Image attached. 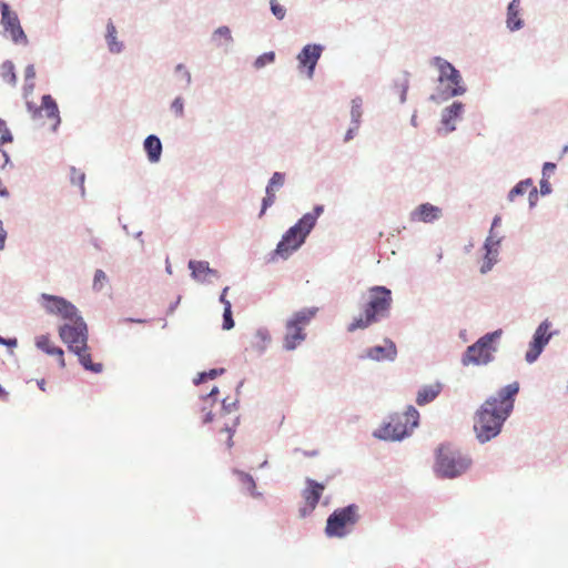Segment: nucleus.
I'll return each mask as SVG.
<instances>
[{
    "label": "nucleus",
    "mask_w": 568,
    "mask_h": 568,
    "mask_svg": "<svg viewBox=\"0 0 568 568\" xmlns=\"http://www.w3.org/2000/svg\"><path fill=\"white\" fill-rule=\"evenodd\" d=\"M470 458L459 450L449 446H442L438 449L436 471L442 477L454 478L464 474L470 467Z\"/></svg>",
    "instance_id": "423d86ee"
},
{
    "label": "nucleus",
    "mask_w": 568,
    "mask_h": 568,
    "mask_svg": "<svg viewBox=\"0 0 568 568\" xmlns=\"http://www.w3.org/2000/svg\"><path fill=\"white\" fill-rule=\"evenodd\" d=\"M70 180L72 184H75L80 187L81 194L83 195L85 174L82 171L72 166L70 169Z\"/></svg>",
    "instance_id": "473e14b6"
},
{
    "label": "nucleus",
    "mask_w": 568,
    "mask_h": 568,
    "mask_svg": "<svg viewBox=\"0 0 568 568\" xmlns=\"http://www.w3.org/2000/svg\"><path fill=\"white\" fill-rule=\"evenodd\" d=\"M397 349L392 341L386 339L384 346H374L367 351L366 357L374 361H393L396 357Z\"/></svg>",
    "instance_id": "4be33fe9"
},
{
    "label": "nucleus",
    "mask_w": 568,
    "mask_h": 568,
    "mask_svg": "<svg viewBox=\"0 0 568 568\" xmlns=\"http://www.w3.org/2000/svg\"><path fill=\"white\" fill-rule=\"evenodd\" d=\"M88 351H89V347L87 345L83 348H81L80 351L73 352V353L78 356L79 362L87 371H91L93 373L102 372L103 365L101 363H93L91 361V355Z\"/></svg>",
    "instance_id": "cd10ccee"
},
{
    "label": "nucleus",
    "mask_w": 568,
    "mask_h": 568,
    "mask_svg": "<svg viewBox=\"0 0 568 568\" xmlns=\"http://www.w3.org/2000/svg\"><path fill=\"white\" fill-rule=\"evenodd\" d=\"M220 302L226 307L227 304H231V302L224 296V294H221Z\"/></svg>",
    "instance_id": "864d4df0"
},
{
    "label": "nucleus",
    "mask_w": 568,
    "mask_h": 568,
    "mask_svg": "<svg viewBox=\"0 0 568 568\" xmlns=\"http://www.w3.org/2000/svg\"><path fill=\"white\" fill-rule=\"evenodd\" d=\"M564 152H568V146H566V148L564 149Z\"/></svg>",
    "instance_id": "052dcab7"
},
{
    "label": "nucleus",
    "mask_w": 568,
    "mask_h": 568,
    "mask_svg": "<svg viewBox=\"0 0 568 568\" xmlns=\"http://www.w3.org/2000/svg\"><path fill=\"white\" fill-rule=\"evenodd\" d=\"M239 476V480L242 483V485L245 487V489L252 495L256 496L255 493L256 484L253 477L244 471H236Z\"/></svg>",
    "instance_id": "2f4dec72"
},
{
    "label": "nucleus",
    "mask_w": 568,
    "mask_h": 568,
    "mask_svg": "<svg viewBox=\"0 0 568 568\" xmlns=\"http://www.w3.org/2000/svg\"><path fill=\"white\" fill-rule=\"evenodd\" d=\"M268 342H270V334L266 331L260 329L254 335L253 344L258 346L261 349H264Z\"/></svg>",
    "instance_id": "72a5a7b5"
},
{
    "label": "nucleus",
    "mask_w": 568,
    "mask_h": 568,
    "mask_svg": "<svg viewBox=\"0 0 568 568\" xmlns=\"http://www.w3.org/2000/svg\"><path fill=\"white\" fill-rule=\"evenodd\" d=\"M519 384L514 382L503 387L497 396L487 398L475 415L474 430L479 442L485 443L496 437L505 420L514 409Z\"/></svg>",
    "instance_id": "f257e3e1"
},
{
    "label": "nucleus",
    "mask_w": 568,
    "mask_h": 568,
    "mask_svg": "<svg viewBox=\"0 0 568 568\" xmlns=\"http://www.w3.org/2000/svg\"><path fill=\"white\" fill-rule=\"evenodd\" d=\"M171 110L175 114V116H183L184 114V102L183 99L178 97L171 104Z\"/></svg>",
    "instance_id": "ea45409f"
},
{
    "label": "nucleus",
    "mask_w": 568,
    "mask_h": 568,
    "mask_svg": "<svg viewBox=\"0 0 568 568\" xmlns=\"http://www.w3.org/2000/svg\"><path fill=\"white\" fill-rule=\"evenodd\" d=\"M36 346L50 356H55L61 368L65 367L64 352L54 345L49 335H40L36 338Z\"/></svg>",
    "instance_id": "f3484780"
},
{
    "label": "nucleus",
    "mask_w": 568,
    "mask_h": 568,
    "mask_svg": "<svg viewBox=\"0 0 568 568\" xmlns=\"http://www.w3.org/2000/svg\"><path fill=\"white\" fill-rule=\"evenodd\" d=\"M217 392H219V390H217V388H216V387H214V388H212V390L210 392L209 396H213V395L217 394Z\"/></svg>",
    "instance_id": "4d7b16f0"
},
{
    "label": "nucleus",
    "mask_w": 568,
    "mask_h": 568,
    "mask_svg": "<svg viewBox=\"0 0 568 568\" xmlns=\"http://www.w3.org/2000/svg\"><path fill=\"white\" fill-rule=\"evenodd\" d=\"M106 42L111 52L119 53L121 51L122 44L116 41V29L112 22L106 26Z\"/></svg>",
    "instance_id": "c756f323"
},
{
    "label": "nucleus",
    "mask_w": 568,
    "mask_h": 568,
    "mask_svg": "<svg viewBox=\"0 0 568 568\" xmlns=\"http://www.w3.org/2000/svg\"><path fill=\"white\" fill-rule=\"evenodd\" d=\"M358 518V507L356 505L338 508L327 518L325 534L328 537H344L356 525Z\"/></svg>",
    "instance_id": "6e6552de"
},
{
    "label": "nucleus",
    "mask_w": 568,
    "mask_h": 568,
    "mask_svg": "<svg viewBox=\"0 0 568 568\" xmlns=\"http://www.w3.org/2000/svg\"><path fill=\"white\" fill-rule=\"evenodd\" d=\"M442 392V385L439 383H435L432 385L424 386L420 390H418L416 396V403L419 406L426 405L433 402Z\"/></svg>",
    "instance_id": "393cba45"
},
{
    "label": "nucleus",
    "mask_w": 568,
    "mask_h": 568,
    "mask_svg": "<svg viewBox=\"0 0 568 568\" xmlns=\"http://www.w3.org/2000/svg\"><path fill=\"white\" fill-rule=\"evenodd\" d=\"M440 213L442 210L438 206H435L430 203H423L418 205L412 213V220L424 223H432L439 219Z\"/></svg>",
    "instance_id": "6ab92c4d"
},
{
    "label": "nucleus",
    "mask_w": 568,
    "mask_h": 568,
    "mask_svg": "<svg viewBox=\"0 0 568 568\" xmlns=\"http://www.w3.org/2000/svg\"><path fill=\"white\" fill-rule=\"evenodd\" d=\"M1 8V23L6 31L10 32L11 39L16 43H27V36L24 34L19 18L16 12L10 11L6 2L0 3Z\"/></svg>",
    "instance_id": "f8f14e48"
},
{
    "label": "nucleus",
    "mask_w": 568,
    "mask_h": 568,
    "mask_svg": "<svg viewBox=\"0 0 568 568\" xmlns=\"http://www.w3.org/2000/svg\"><path fill=\"white\" fill-rule=\"evenodd\" d=\"M6 239H7V232L4 231L2 222L0 221V250L4 248Z\"/></svg>",
    "instance_id": "de8ad7c7"
},
{
    "label": "nucleus",
    "mask_w": 568,
    "mask_h": 568,
    "mask_svg": "<svg viewBox=\"0 0 568 568\" xmlns=\"http://www.w3.org/2000/svg\"><path fill=\"white\" fill-rule=\"evenodd\" d=\"M551 324L549 321H544L536 329L532 341L529 345V349L526 353V361L528 363L535 362L544 347L547 345L551 337V333L549 332Z\"/></svg>",
    "instance_id": "ddd939ff"
},
{
    "label": "nucleus",
    "mask_w": 568,
    "mask_h": 568,
    "mask_svg": "<svg viewBox=\"0 0 568 568\" xmlns=\"http://www.w3.org/2000/svg\"><path fill=\"white\" fill-rule=\"evenodd\" d=\"M271 10L272 13L280 20L285 17L286 10L283 6L276 2V0H271Z\"/></svg>",
    "instance_id": "a19ab883"
},
{
    "label": "nucleus",
    "mask_w": 568,
    "mask_h": 568,
    "mask_svg": "<svg viewBox=\"0 0 568 568\" xmlns=\"http://www.w3.org/2000/svg\"><path fill=\"white\" fill-rule=\"evenodd\" d=\"M500 335V329L488 333L468 346L462 359L463 364L485 365L493 361V354L497 351L495 344Z\"/></svg>",
    "instance_id": "0eeeda50"
},
{
    "label": "nucleus",
    "mask_w": 568,
    "mask_h": 568,
    "mask_svg": "<svg viewBox=\"0 0 568 568\" xmlns=\"http://www.w3.org/2000/svg\"><path fill=\"white\" fill-rule=\"evenodd\" d=\"M520 0H511L507 10V27L509 30H519L523 27V20L519 18Z\"/></svg>",
    "instance_id": "a878e982"
},
{
    "label": "nucleus",
    "mask_w": 568,
    "mask_h": 568,
    "mask_svg": "<svg viewBox=\"0 0 568 568\" xmlns=\"http://www.w3.org/2000/svg\"><path fill=\"white\" fill-rule=\"evenodd\" d=\"M59 336L70 352H78L88 344V327L81 316H75L59 327Z\"/></svg>",
    "instance_id": "1a4fd4ad"
},
{
    "label": "nucleus",
    "mask_w": 568,
    "mask_h": 568,
    "mask_svg": "<svg viewBox=\"0 0 568 568\" xmlns=\"http://www.w3.org/2000/svg\"><path fill=\"white\" fill-rule=\"evenodd\" d=\"M418 410L409 406L405 413L392 416L389 422L381 427L376 435L385 440H399L418 425Z\"/></svg>",
    "instance_id": "20e7f679"
},
{
    "label": "nucleus",
    "mask_w": 568,
    "mask_h": 568,
    "mask_svg": "<svg viewBox=\"0 0 568 568\" xmlns=\"http://www.w3.org/2000/svg\"><path fill=\"white\" fill-rule=\"evenodd\" d=\"M189 268L196 281L205 282L210 275L217 276V272L206 261H190Z\"/></svg>",
    "instance_id": "5701e85b"
},
{
    "label": "nucleus",
    "mask_w": 568,
    "mask_h": 568,
    "mask_svg": "<svg viewBox=\"0 0 568 568\" xmlns=\"http://www.w3.org/2000/svg\"><path fill=\"white\" fill-rule=\"evenodd\" d=\"M499 240L489 235L485 242L486 255L484 263L480 267L483 274L491 270L494 264L497 262Z\"/></svg>",
    "instance_id": "412c9836"
},
{
    "label": "nucleus",
    "mask_w": 568,
    "mask_h": 568,
    "mask_svg": "<svg viewBox=\"0 0 568 568\" xmlns=\"http://www.w3.org/2000/svg\"><path fill=\"white\" fill-rule=\"evenodd\" d=\"M12 141V135L9 131V129L7 128V124L3 120L0 119V148L4 144V143H8V142H11ZM0 153H1V158L3 160V162L1 163V166L4 168L6 164L9 162V156L8 154L2 151L0 149Z\"/></svg>",
    "instance_id": "c85d7f7f"
},
{
    "label": "nucleus",
    "mask_w": 568,
    "mask_h": 568,
    "mask_svg": "<svg viewBox=\"0 0 568 568\" xmlns=\"http://www.w3.org/2000/svg\"><path fill=\"white\" fill-rule=\"evenodd\" d=\"M1 77L3 81L14 85L17 83V75L14 72V65L11 61H4L1 64Z\"/></svg>",
    "instance_id": "7c9ffc66"
},
{
    "label": "nucleus",
    "mask_w": 568,
    "mask_h": 568,
    "mask_svg": "<svg viewBox=\"0 0 568 568\" xmlns=\"http://www.w3.org/2000/svg\"><path fill=\"white\" fill-rule=\"evenodd\" d=\"M324 490L325 486L323 484L311 478L306 479V488L302 493L304 506L300 509L302 517L310 515L316 508Z\"/></svg>",
    "instance_id": "4468645a"
},
{
    "label": "nucleus",
    "mask_w": 568,
    "mask_h": 568,
    "mask_svg": "<svg viewBox=\"0 0 568 568\" xmlns=\"http://www.w3.org/2000/svg\"><path fill=\"white\" fill-rule=\"evenodd\" d=\"M41 305L48 314L57 315L68 322L73 321L78 316L75 306L60 296L43 293L41 295Z\"/></svg>",
    "instance_id": "9b49d317"
},
{
    "label": "nucleus",
    "mask_w": 568,
    "mask_h": 568,
    "mask_svg": "<svg viewBox=\"0 0 568 568\" xmlns=\"http://www.w3.org/2000/svg\"><path fill=\"white\" fill-rule=\"evenodd\" d=\"M210 422H212V414H211V413H207V414L205 415L204 423H210Z\"/></svg>",
    "instance_id": "6e6d98bb"
},
{
    "label": "nucleus",
    "mask_w": 568,
    "mask_h": 568,
    "mask_svg": "<svg viewBox=\"0 0 568 568\" xmlns=\"http://www.w3.org/2000/svg\"><path fill=\"white\" fill-rule=\"evenodd\" d=\"M284 181H285V175L283 173L275 172L272 175V178L268 182V185L266 187V196L263 199V202H262V210H261L260 216H262L265 213V211L268 206L273 205V203L275 202V190L282 187L284 184Z\"/></svg>",
    "instance_id": "a211bd4d"
},
{
    "label": "nucleus",
    "mask_w": 568,
    "mask_h": 568,
    "mask_svg": "<svg viewBox=\"0 0 568 568\" xmlns=\"http://www.w3.org/2000/svg\"><path fill=\"white\" fill-rule=\"evenodd\" d=\"M463 111V103L454 102L450 106L446 108L442 114V122L446 126L447 131L455 130V126L452 124L454 120H456Z\"/></svg>",
    "instance_id": "bb28decb"
},
{
    "label": "nucleus",
    "mask_w": 568,
    "mask_h": 568,
    "mask_svg": "<svg viewBox=\"0 0 568 568\" xmlns=\"http://www.w3.org/2000/svg\"><path fill=\"white\" fill-rule=\"evenodd\" d=\"M275 59V54L274 52H266L262 55H260L255 62H254V65L255 68L260 69V68H263L264 65H266L267 63H272Z\"/></svg>",
    "instance_id": "c9c22d12"
},
{
    "label": "nucleus",
    "mask_w": 568,
    "mask_h": 568,
    "mask_svg": "<svg viewBox=\"0 0 568 568\" xmlns=\"http://www.w3.org/2000/svg\"><path fill=\"white\" fill-rule=\"evenodd\" d=\"M324 212L323 205H316L312 212L305 213L295 225L290 227L278 242L275 253L287 258L306 240L316 224L318 216Z\"/></svg>",
    "instance_id": "7ed1b4c3"
},
{
    "label": "nucleus",
    "mask_w": 568,
    "mask_h": 568,
    "mask_svg": "<svg viewBox=\"0 0 568 568\" xmlns=\"http://www.w3.org/2000/svg\"><path fill=\"white\" fill-rule=\"evenodd\" d=\"M222 432H225L227 434V446L229 448L232 447V428L225 423L224 427L221 428Z\"/></svg>",
    "instance_id": "49530a36"
},
{
    "label": "nucleus",
    "mask_w": 568,
    "mask_h": 568,
    "mask_svg": "<svg viewBox=\"0 0 568 568\" xmlns=\"http://www.w3.org/2000/svg\"><path fill=\"white\" fill-rule=\"evenodd\" d=\"M551 192V185L548 181V179H546L545 176H542L541 181H540V193L542 195H547Z\"/></svg>",
    "instance_id": "c03bdc74"
},
{
    "label": "nucleus",
    "mask_w": 568,
    "mask_h": 568,
    "mask_svg": "<svg viewBox=\"0 0 568 568\" xmlns=\"http://www.w3.org/2000/svg\"><path fill=\"white\" fill-rule=\"evenodd\" d=\"M106 280V275L102 270H97L93 280V287L100 290L103 282Z\"/></svg>",
    "instance_id": "79ce46f5"
},
{
    "label": "nucleus",
    "mask_w": 568,
    "mask_h": 568,
    "mask_svg": "<svg viewBox=\"0 0 568 568\" xmlns=\"http://www.w3.org/2000/svg\"><path fill=\"white\" fill-rule=\"evenodd\" d=\"M392 292L385 286H373L368 290L363 304V313L348 324L347 331L365 329L386 317L392 306Z\"/></svg>",
    "instance_id": "f03ea898"
},
{
    "label": "nucleus",
    "mask_w": 568,
    "mask_h": 568,
    "mask_svg": "<svg viewBox=\"0 0 568 568\" xmlns=\"http://www.w3.org/2000/svg\"><path fill=\"white\" fill-rule=\"evenodd\" d=\"M231 307H232L231 304H227L226 307H224V312H223V328L224 329H231L234 326Z\"/></svg>",
    "instance_id": "4c0bfd02"
},
{
    "label": "nucleus",
    "mask_w": 568,
    "mask_h": 568,
    "mask_svg": "<svg viewBox=\"0 0 568 568\" xmlns=\"http://www.w3.org/2000/svg\"><path fill=\"white\" fill-rule=\"evenodd\" d=\"M556 170V164L551 162H546L542 168V176L548 179L551 174H554Z\"/></svg>",
    "instance_id": "37998d69"
},
{
    "label": "nucleus",
    "mask_w": 568,
    "mask_h": 568,
    "mask_svg": "<svg viewBox=\"0 0 568 568\" xmlns=\"http://www.w3.org/2000/svg\"><path fill=\"white\" fill-rule=\"evenodd\" d=\"M219 38H223L225 42L230 43L232 41L231 30L227 27H220L215 30L213 40L219 41Z\"/></svg>",
    "instance_id": "f704fd0d"
},
{
    "label": "nucleus",
    "mask_w": 568,
    "mask_h": 568,
    "mask_svg": "<svg viewBox=\"0 0 568 568\" xmlns=\"http://www.w3.org/2000/svg\"><path fill=\"white\" fill-rule=\"evenodd\" d=\"M526 193H528V199L530 205H534L535 202L538 199L537 189L534 186L530 179L520 181L518 184H516L509 192L508 199L509 201H515L517 196H523Z\"/></svg>",
    "instance_id": "aec40b11"
},
{
    "label": "nucleus",
    "mask_w": 568,
    "mask_h": 568,
    "mask_svg": "<svg viewBox=\"0 0 568 568\" xmlns=\"http://www.w3.org/2000/svg\"><path fill=\"white\" fill-rule=\"evenodd\" d=\"M176 71L180 72V73H183V77L185 78V81L186 83H190L191 82V74L190 72L184 68L183 64H178L176 65Z\"/></svg>",
    "instance_id": "a18cd8bd"
},
{
    "label": "nucleus",
    "mask_w": 568,
    "mask_h": 568,
    "mask_svg": "<svg viewBox=\"0 0 568 568\" xmlns=\"http://www.w3.org/2000/svg\"><path fill=\"white\" fill-rule=\"evenodd\" d=\"M317 307L303 308L295 312L285 324L284 347L287 351L295 349L305 338V327L316 316Z\"/></svg>",
    "instance_id": "39448f33"
},
{
    "label": "nucleus",
    "mask_w": 568,
    "mask_h": 568,
    "mask_svg": "<svg viewBox=\"0 0 568 568\" xmlns=\"http://www.w3.org/2000/svg\"><path fill=\"white\" fill-rule=\"evenodd\" d=\"M361 115V112H359V105H353L352 108V116L353 118H359Z\"/></svg>",
    "instance_id": "3c124183"
},
{
    "label": "nucleus",
    "mask_w": 568,
    "mask_h": 568,
    "mask_svg": "<svg viewBox=\"0 0 568 568\" xmlns=\"http://www.w3.org/2000/svg\"><path fill=\"white\" fill-rule=\"evenodd\" d=\"M16 344H17L16 339H4V338L0 337V345H16Z\"/></svg>",
    "instance_id": "8fccbe9b"
},
{
    "label": "nucleus",
    "mask_w": 568,
    "mask_h": 568,
    "mask_svg": "<svg viewBox=\"0 0 568 568\" xmlns=\"http://www.w3.org/2000/svg\"><path fill=\"white\" fill-rule=\"evenodd\" d=\"M412 122H413L414 125H416V115L412 116Z\"/></svg>",
    "instance_id": "bf43d9fd"
},
{
    "label": "nucleus",
    "mask_w": 568,
    "mask_h": 568,
    "mask_svg": "<svg viewBox=\"0 0 568 568\" xmlns=\"http://www.w3.org/2000/svg\"><path fill=\"white\" fill-rule=\"evenodd\" d=\"M24 77H26V81L30 83L27 84L26 87V90H29L30 92L33 90V79L36 78V70H34V67L32 64H29L26 70H24Z\"/></svg>",
    "instance_id": "58836bf2"
},
{
    "label": "nucleus",
    "mask_w": 568,
    "mask_h": 568,
    "mask_svg": "<svg viewBox=\"0 0 568 568\" xmlns=\"http://www.w3.org/2000/svg\"><path fill=\"white\" fill-rule=\"evenodd\" d=\"M223 373H224V368H220V369L214 368L209 372H203L199 375V378L195 379L194 382H195V384H199V383L204 382L207 378L213 379Z\"/></svg>",
    "instance_id": "e433bc0d"
},
{
    "label": "nucleus",
    "mask_w": 568,
    "mask_h": 568,
    "mask_svg": "<svg viewBox=\"0 0 568 568\" xmlns=\"http://www.w3.org/2000/svg\"><path fill=\"white\" fill-rule=\"evenodd\" d=\"M144 150L151 163H156L160 161L162 153V143L158 136L149 135L144 140Z\"/></svg>",
    "instance_id": "b1692460"
},
{
    "label": "nucleus",
    "mask_w": 568,
    "mask_h": 568,
    "mask_svg": "<svg viewBox=\"0 0 568 568\" xmlns=\"http://www.w3.org/2000/svg\"><path fill=\"white\" fill-rule=\"evenodd\" d=\"M353 136H354V130H353V129H349V130L347 131L346 135H345V141L347 142V141L352 140V139H353Z\"/></svg>",
    "instance_id": "603ef678"
},
{
    "label": "nucleus",
    "mask_w": 568,
    "mask_h": 568,
    "mask_svg": "<svg viewBox=\"0 0 568 568\" xmlns=\"http://www.w3.org/2000/svg\"><path fill=\"white\" fill-rule=\"evenodd\" d=\"M227 291H229V286H226V287H224V288H223L222 294H224V296H226Z\"/></svg>",
    "instance_id": "13d9d810"
},
{
    "label": "nucleus",
    "mask_w": 568,
    "mask_h": 568,
    "mask_svg": "<svg viewBox=\"0 0 568 568\" xmlns=\"http://www.w3.org/2000/svg\"><path fill=\"white\" fill-rule=\"evenodd\" d=\"M499 223H500V217H499V216H496V217L494 219V221H493L491 230H490V234H489V235H493V236L495 237V235H494L493 231H494V229H495V227H497V226L499 225Z\"/></svg>",
    "instance_id": "09e8293b"
},
{
    "label": "nucleus",
    "mask_w": 568,
    "mask_h": 568,
    "mask_svg": "<svg viewBox=\"0 0 568 568\" xmlns=\"http://www.w3.org/2000/svg\"><path fill=\"white\" fill-rule=\"evenodd\" d=\"M434 64L439 70L438 80L442 83H447V90L450 97L462 95L466 89L462 84V75L448 61L437 57L434 59Z\"/></svg>",
    "instance_id": "9d476101"
},
{
    "label": "nucleus",
    "mask_w": 568,
    "mask_h": 568,
    "mask_svg": "<svg viewBox=\"0 0 568 568\" xmlns=\"http://www.w3.org/2000/svg\"><path fill=\"white\" fill-rule=\"evenodd\" d=\"M38 386L41 390H45V381L44 379H40L38 381Z\"/></svg>",
    "instance_id": "5fc2aeb1"
},
{
    "label": "nucleus",
    "mask_w": 568,
    "mask_h": 568,
    "mask_svg": "<svg viewBox=\"0 0 568 568\" xmlns=\"http://www.w3.org/2000/svg\"><path fill=\"white\" fill-rule=\"evenodd\" d=\"M32 116L34 119L45 116L49 120V125L52 130H55L60 123V114L57 102L49 94L42 97L41 106L33 109Z\"/></svg>",
    "instance_id": "2eb2a0df"
},
{
    "label": "nucleus",
    "mask_w": 568,
    "mask_h": 568,
    "mask_svg": "<svg viewBox=\"0 0 568 568\" xmlns=\"http://www.w3.org/2000/svg\"><path fill=\"white\" fill-rule=\"evenodd\" d=\"M323 47L320 44H307L297 55L300 69H307V77L311 79L314 74L315 65L321 58Z\"/></svg>",
    "instance_id": "dca6fc26"
}]
</instances>
